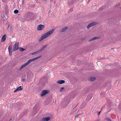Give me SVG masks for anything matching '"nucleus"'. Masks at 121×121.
Masks as SVG:
<instances>
[{"mask_svg": "<svg viewBox=\"0 0 121 121\" xmlns=\"http://www.w3.org/2000/svg\"><path fill=\"white\" fill-rule=\"evenodd\" d=\"M12 48V46L10 45H9L8 48V50L9 54H10V52H11Z\"/></svg>", "mask_w": 121, "mask_h": 121, "instance_id": "f8f14e48", "label": "nucleus"}, {"mask_svg": "<svg viewBox=\"0 0 121 121\" xmlns=\"http://www.w3.org/2000/svg\"><path fill=\"white\" fill-rule=\"evenodd\" d=\"M70 10H71V11H72V9H70Z\"/></svg>", "mask_w": 121, "mask_h": 121, "instance_id": "c85d7f7f", "label": "nucleus"}, {"mask_svg": "<svg viewBox=\"0 0 121 121\" xmlns=\"http://www.w3.org/2000/svg\"><path fill=\"white\" fill-rule=\"evenodd\" d=\"M50 119V117H48L43 118L42 119V121H48Z\"/></svg>", "mask_w": 121, "mask_h": 121, "instance_id": "0eeeda50", "label": "nucleus"}, {"mask_svg": "<svg viewBox=\"0 0 121 121\" xmlns=\"http://www.w3.org/2000/svg\"><path fill=\"white\" fill-rule=\"evenodd\" d=\"M56 100H55V101L54 100L53 101V104H55L56 103Z\"/></svg>", "mask_w": 121, "mask_h": 121, "instance_id": "412c9836", "label": "nucleus"}, {"mask_svg": "<svg viewBox=\"0 0 121 121\" xmlns=\"http://www.w3.org/2000/svg\"><path fill=\"white\" fill-rule=\"evenodd\" d=\"M18 11L17 10H16L14 11V13H18Z\"/></svg>", "mask_w": 121, "mask_h": 121, "instance_id": "a211bd4d", "label": "nucleus"}, {"mask_svg": "<svg viewBox=\"0 0 121 121\" xmlns=\"http://www.w3.org/2000/svg\"><path fill=\"white\" fill-rule=\"evenodd\" d=\"M95 78L94 77H91L90 79V80L91 81H93L95 80Z\"/></svg>", "mask_w": 121, "mask_h": 121, "instance_id": "4468645a", "label": "nucleus"}, {"mask_svg": "<svg viewBox=\"0 0 121 121\" xmlns=\"http://www.w3.org/2000/svg\"><path fill=\"white\" fill-rule=\"evenodd\" d=\"M19 44V43L18 42H17L15 43L13 49V51H15L17 50L18 48Z\"/></svg>", "mask_w": 121, "mask_h": 121, "instance_id": "7ed1b4c3", "label": "nucleus"}, {"mask_svg": "<svg viewBox=\"0 0 121 121\" xmlns=\"http://www.w3.org/2000/svg\"><path fill=\"white\" fill-rule=\"evenodd\" d=\"M95 22H93L89 23L87 26V28L88 29L91 26H93L95 25Z\"/></svg>", "mask_w": 121, "mask_h": 121, "instance_id": "423d86ee", "label": "nucleus"}, {"mask_svg": "<svg viewBox=\"0 0 121 121\" xmlns=\"http://www.w3.org/2000/svg\"><path fill=\"white\" fill-rule=\"evenodd\" d=\"M12 119H10V120H9V121H11V120H12Z\"/></svg>", "mask_w": 121, "mask_h": 121, "instance_id": "cd10ccee", "label": "nucleus"}, {"mask_svg": "<svg viewBox=\"0 0 121 121\" xmlns=\"http://www.w3.org/2000/svg\"><path fill=\"white\" fill-rule=\"evenodd\" d=\"M9 26H8V27H9Z\"/></svg>", "mask_w": 121, "mask_h": 121, "instance_id": "c756f323", "label": "nucleus"}, {"mask_svg": "<svg viewBox=\"0 0 121 121\" xmlns=\"http://www.w3.org/2000/svg\"><path fill=\"white\" fill-rule=\"evenodd\" d=\"M105 119V120H107V121H111L110 119H109L108 118H106Z\"/></svg>", "mask_w": 121, "mask_h": 121, "instance_id": "aec40b11", "label": "nucleus"}, {"mask_svg": "<svg viewBox=\"0 0 121 121\" xmlns=\"http://www.w3.org/2000/svg\"><path fill=\"white\" fill-rule=\"evenodd\" d=\"M64 89V88L63 87H62L60 89V92H62L63 89Z\"/></svg>", "mask_w": 121, "mask_h": 121, "instance_id": "6ab92c4d", "label": "nucleus"}, {"mask_svg": "<svg viewBox=\"0 0 121 121\" xmlns=\"http://www.w3.org/2000/svg\"><path fill=\"white\" fill-rule=\"evenodd\" d=\"M41 57V56H39L34 58L28 60L27 62L24 64L23 65H22L20 68V70H21L23 68L26 67V66L28 65L31 62L34 61L37 59L40 58Z\"/></svg>", "mask_w": 121, "mask_h": 121, "instance_id": "f03ea898", "label": "nucleus"}, {"mask_svg": "<svg viewBox=\"0 0 121 121\" xmlns=\"http://www.w3.org/2000/svg\"><path fill=\"white\" fill-rule=\"evenodd\" d=\"M79 114H78V115H76V117H78L79 115Z\"/></svg>", "mask_w": 121, "mask_h": 121, "instance_id": "a878e982", "label": "nucleus"}, {"mask_svg": "<svg viewBox=\"0 0 121 121\" xmlns=\"http://www.w3.org/2000/svg\"><path fill=\"white\" fill-rule=\"evenodd\" d=\"M26 81V79L25 78H23L22 79V81L23 82H25Z\"/></svg>", "mask_w": 121, "mask_h": 121, "instance_id": "b1692460", "label": "nucleus"}, {"mask_svg": "<svg viewBox=\"0 0 121 121\" xmlns=\"http://www.w3.org/2000/svg\"><path fill=\"white\" fill-rule=\"evenodd\" d=\"M94 40L98 39H99V37H94L93 38Z\"/></svg>", "mask_w": 121, "mask_h": 121, "instance_id": "f3484780", "label": "nucleus"}, {"mask_svg": "<svg viewBox=\"0 0 121 121\" xmlns=\"http://www.w3.org/2000/svg\"><path fill=\"white\" fill-rule=\"evenodd\" d=\"M40 52V51L38 50L36 52H34L32 53H31V55H34L36 54L37 53H39Z\"/></svg>", "mask_w": 121, "mask_h": 121, "instance_id": "ddd939ff", "label": "nucleus"}, {"mask_svg": "<svg viewBox=\"0 0 121 121\" xmlns=\"http://www.w3.org/2000/svg\"><path fill=\"white\" fill-rule=\"evenodd\" d=\"M94 40V39H93V38L90 39L89 40V41H91L93 40Z\"/></svg>", "mask_w": 121, "mask_h": 121, "instance_id": "4be33fe9", "label": "nucleus"}, {"mask_svg": "<svg viewBox=\"0 0 121 121\" xmlns=\"http://www.w3.org/2000/svg\"><path fill=\"white\" fill-rule=\"evenodd\" d=\"M48 46V44H46L44 45L42 48L39 51H42L43 50H44Z\"/></svg>", "mask_w": 121, "mask_h": 121, "instance_id": "9d476101", "label": "nucleus"}, {"mask_svg": "<svg viewBox=\"0 0 121 121\" xmlns=\"http://www.w3.org/2000/svg\"><path fill=\"white\" fill-rule=\"evenodd\" d=\"M17 89H18V91H20L21 90H22V87L21 86H20L19 87H18Z\"/></svg>", "mask_w": 121, "mask_h": 121, "instance_id": "2eb2a0df", "label": "nucleus"}, {"mask_svg": "<svg viewBox=\"0 0 121 121\" xmlns=\"http://www.w3.org/2000/svg\"><path fill=\"white\" fill-rule=\"evenodd\" d=\"M19 49L20 50V51L22 52L23 51L25 50V49L21 47L19 48Z\"/></svg>", "mask_w": 121, "mask_h": 121, "instance_id": "dca6fc26", "label": "nucleus"}, {"mask_svg": "<svg viewBox=\"0 0 121 121\" xmlns=\"http://www.w3.org/2000/svg\"><path fill=\"white\" fill-rule=\"evenodd\" d=\"M100 112H98V114H100Z\"/></svg>", "mask_w": 121, "mask_h": 121, "instance_id": "bb28decb", "label": "nucleus"}, {"mask_svg": "<svg viewBox=\"0 0 121 121\" xmlns=\"http://www.w3.org/2000/svg\"><path fill=\"white\" fill-rule=\"evenodd\" d=\"M44 28V26L40 24L37 27V30H43Z\"/></svg>", "mask_w": 121, "mask_h": 121, "instance_id": "20e7f679", "label": "nucleus"}, {"mask_svg": "<svg viewBox=\"0 0 121 121\" xmlns=\"http://www.w3.org/2000/svg\"><path fill=\"white\" fill-rule=\"evenodd\" d=\"M6 35L5 34L4 35L2 38L1 41L2 42H4L6 39Z\"/></svg>", "mask_w": 121, "mask_h": 121, "instance_id": "6e6552de", "label": "nucleus"}, {"mask_svg": "<svg viewBox=\"0 0 121 121\" xmlns=\"http://www.w3.org/2000/svg\"><path fill=\"white\" fill-rule=\"evenodd\" d=\"M65 82V81L64 80H58L57 82V83L58 84H62L64 83Z\"/></svg>", "mask_w": 121, "mask_h": 121, "instance_id": "1a4fd4ad", "label": "nucleus"}, {"mask_svg": "<svg viewBox=\"0 0 121 121\" xmlns=\"http://www.w3.org/2000/svg\"><path fill=\"white\" fill-rule=\"evenodd\" d=\"M49 92V91L48 90H44L42 91L41 95V96H43L45 95L46 94H48Z\"/></svg>", "mask_w": 121, "mask_h": 121, "instance_id": "39448f33", "label": "nucleus"}, {"mask_svg": "<svg viewBox=\"0 0 121 121\" xmlns=\"http://www.w3.org/2000/svg\"><path fill=\"white\" fill-rule=\"evenodd\" d=\"M68 28L67 27H65L63 28L61 30V31L62 32H64L66 31V30L68 29Z\"/></svg>", "mask_w": 121, "mask_h": 121, "instance_id": "9b49d317", "label": "nucleus"}, {"mask_svg": "<svg viewBox=\"0 0 121 121\" xmlns=\"http://www.w3.org/2000/svg\"><path fill=\"white\" fill-rule=\"evenodd\" d=\"M18 91V89H17L16 90H15L14 91V92H16L17 91Z\"/></svg>", "mask_w": 121, "mask_h": 121, "instance_id": "5701e85b", "label": "nucleus"}, {"mask_svg": "<svg viewBox=\"0 0 121 121\" xmlns=\"http://www.w3.org/2000/svg\"><path fill=\"white\" fill-rule=\"evenodd\" d=\"M12 51H11V52H10V54H9L10 55H11V54H12Z\"/></svg>", "mask_w": 121, "mask_h": 121, "instance_id": "393cba45", "label": "nucleus"}, {"mask_svg": "<svg viewBox=\"0 0 121 121\" xmlns=\"http://www.w3.org/2000/svg\"><path fill=\"white\" fill-rule=\"evenodd\" d=\"M54 31V30L52 29L45 33L39 39V41L40 42L46 38L48 37L52 34Z\"/></svg>", "mask_w": 121, "mask_h": 121, "instance_id": "f257e3e1", "label": "nucleus"}]
</instances>
